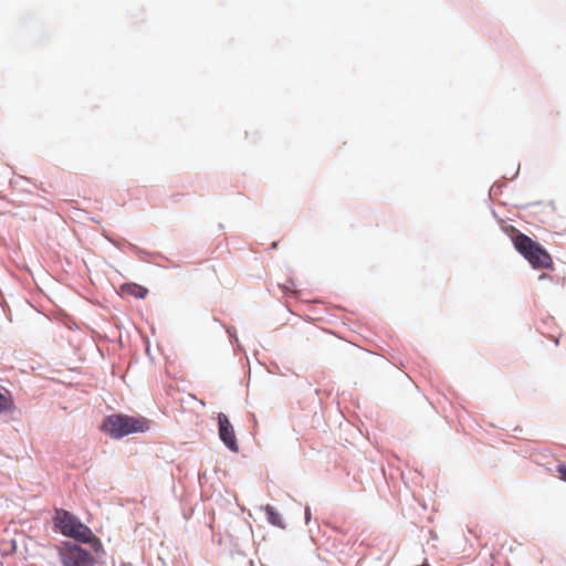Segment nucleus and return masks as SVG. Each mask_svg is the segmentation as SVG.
I'll return each mask as SVG.
<instances>
[{"instance_id": "1", "label": "nucleus", "mask_w": 566, "mask_h": 566, "mask_svg": "<svg viewBox=\"0 0 566 566\" xmlns=\"http://www.w3.org/2000/svg\"><path fill=\"white\" fill-rule=\"evenodd\" d=\"M148 429L149 424L146 418L122 413L106 417L102 424V430L108 433L113 439H120L132 433L145 432Z\"/></svg>"}, {"instance_id": "2", "label": "nucleus", "mask_w": 566, "mask_h": 566, "mask_svg": "<svg viewBox=\"0 0 566 566\" xmlns=\"http://www.w3.org/2000/svg\"><path fill=\"white\" fill-rule=\"evenodd\" d=\"M54 524L64 536L82 543L98 542L88 526L65 510H56Z\"/></svg>"}, {"instance_id": "3", "label": "nucleus", "mask_w": 566, "mask_h": 566, "mask_svg": "<svg viewBox=\"0 0 566 566\" xmlns=\"http://www.w3.org/2000/svg\"><path fill=\"white\" fill-rule=\"evenodd\" d=\"M516 250L534 266L548 269L553 261L551 255L526 234L520 233L514 238Z\"/></svg>"}, {"instance_id": "4", "label": "nucleus", "mask_w": 566, "mask_h": 566, "mask_svg": "<svg viewBox=\"0 0 566 566\" xmlns=\"http://www.w3.org/2000/svg\"><path fill=\"white\" fill-rule=\"evenodd\" d=\"M63 566H94V557L78 545L65 543L60 549Z\"/></svg>"}, {"instance_id": "5", "label": "nucleus", "mask_w": 566, "mask_h": 566, "mask_svg": "<svg viewBox=\"0 0 566 566\" xmlns=\"http://www.w3.org/2000/svg\"><path fill=\"white\" fill-rule=\"evenodd\" d=\"M219 437L221 441L233 452L239 451V444L233 426L227 415H218Z\"/></svg>"}, {"instance_id": "6", "label": "nucleus", "mask_w": 566, "mask_h": 566, "mask_svg": "<svg viewBox=\"0 0 566 566\" xmlns=\"http://www.w3.org/2000/svg\"><path fill=\"white\" fill-rule=\"evenodd\" d=\"M122 291L127 293V294H130L137 298H144L147 293H148V290L142 285H138L136 283H126V284H123L122 285Z\"/></svg>"}, {"instance_id": "7", "label": "nucleus", "mask_w": 566, "mask_h": 566, "mask_svg": "<svg viewBox=\"0 0 566 566\" xmlns=\"http://www.w3.org/2000/svg\"><path fill=\"white\" fill-rule=\"evenodd\" d=\"M264 511L266 513V517H268V521L274 525V526H279V527H283V521H282V517L281 515L276 512V510L272 506V505H266L264 507Z\"/></svg>"}, {"instance_id": "8", "label": "nucleus", "mask_w": 566, "mask_h": 566, "mask_svg": "<svg viewBox=\"0 0 566 566\" xmlns=\"http://www.w3.org/2000/svg\"><path fill=\"white\" fill-rule=\"evenodd\" d=\"M14 402L9 392H0V413L13 410Z\"/></svg>"}, {"instance_id": "9", "label": "nucleus", "mask_w": 566, "mask_h": 566, "mask_svg": "<svg viewBox=\"0 0 566 566\" xmlns=\"http://www.w3.org/2000/svg\"><path fill=\"white\" fill-rule=\"evenodd\" d=\"M557 472L559 473L560 479L566 482V465L559 464L557 467Z\"/></svg>"}, {"instance_id": "10", "label": "nucleus", "mask_w": 566, "mask_h": 566, "mask_svg": "<svg viewBox=\"0 0 566 566\" xmlns=\"http://www.w3.org/2000/svg\"><path fill=\"white\" fill-rule=\"evenodd\" d=\"M308 516H310V512H308V510H306V518H308Z\"/></svg>"}]
</instances>
